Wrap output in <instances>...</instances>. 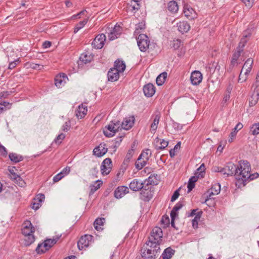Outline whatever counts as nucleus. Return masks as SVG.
I'll use <instances>...</instances> for the list:
<instances>
[{"label":"nucleus","mask_w":259,"mask_h":259,"mask_svg":"<svg viewBox=\"0 0 259 259\" xmlns=\"http://www.w3.org/2000/svg\"><path fill=\"white\" fill-rule=\"evenodd\" d=\"M35 228L29 221H26L22 225V233L24 236V245L26 246H29L35 241V237L33 233Z\"/></svg>","instance_id":"f03ea898"},{"label":"nucleus","mask_w":259,"mask_h":259,"mask_svg":"<svg viewBox=\"0 0 259 259\" xmlns=\"http://www.w3.org/2000/svg\"><path fill=\"white\" fill-rule=\"evenodd\" d=\"M134 146L135 145H133L132 146L131 149L128 151L125 157L130 158V159L132 158V157L134 153Z\"/></svg>","instance_id":"680f3d73"},{"label":"nucleus","mask_w":259,"mask_h":259,"mask_svg":"<svg viewBox=\"0 0 259 259\" xmlns=\"http://www.w3.org/2000/svg\"><path fill=\"white\" fill-rule=\"evenodd\" d=\"M195 183L189 181V182H188V192H191L192 189L194 188L195 187Z\"/></svg>","instance_id":"338daca9"},{"label":"nucleus","mask_w":259,"mask_h":259,"mask_svg":"<svg viewBox=\"0 0 259 259\" xmlns=\"http://www.w3.org/2000/svg\"><path fill=\"white\" fill-rule=\"evenodd\" d=\"M243 124L239 122L237 124L235 127L232 130V132L230 133L228 141L229 143H232L233 141V139L236 137L237 132L239 130H240L243 127Z\"/></svg>","instance_id":"c756f323"},{"label":"nucleus","mask_w":259,"mask_h":259,"mask_svg":"<svg viewBox=\"0 0 259 259\" xmlns=\"http://www.w3.org/2000/svg\"><path fill=\"white\" fill-rule=\"evenodd\" d=\"M250 133L253 135L259 134V122L252 125L250 127Z\"/></svg>","instance_id":"ea45409f"},{"label":"nucleus","mask_w":259,"mask_h":259,"mask_svg":"<svg viewBox=\"0 0 259 259\" xmlns=\"http://www.w3.org/2000/svg\"><path fill=\"white\" fill-rule=\"evenodd\" d=\"M106 38V36L103 33L98 35L92 42V45L93 48L96 49L102 48L104 46Z\"/></svg>","instance_id":"9b49d317"},{"label":"nucleus","mask_w":259,"mask_h":259,"mask_svg":"<svg viewBox=\"0 0 259 259\" xmlns=\"http://www.w3.org/2000/svg\"><path fill=\"white\" fill-rule=\"evenodd\" d=\"M175 252V251L170 247L166 248L162 254V259H170L174 254Z\"/></svg>","instance_id":"473e14b6"},{"label":"nucleus","mask_w":259,"mask_h":259,"mask_svg":"<svg viewBox=\"0 0 259 259\" xmlns=\"http://www.w3.org/2000/svg\"><path fill=\"white\" fill-rule=\"evenodd\" d=\"M237 170L235 172V179L238 182H241L243 186L245 185V182L249 180H253L259 177V174L257 172L250 174L251 169L250 165L248 163H240L237 165Z\"/></svg>","instance_id":"f257e3e1"},{"label":"nucleus","mask_w":259,"mask_h":259,"mask_svg":"<svg viewBox=\"0 0 259 259\" xmlns=\"http://www.w3.org/2000/svg\"><path fill=\"white\" fill-rule=\"evenodd\" d=\"M107 150L108 148L106 144L104 143H102L94 149L93 152L97 156L101 157L107 153Z\"/></svg>","instance_id":"2eb2a0df"},{"label":"nucleus","mask_w":259,"mask_h":259,"mask_svg":"<svg viewBox=\"0 0 259 259\" xmlns=\"http://www.w3.org/2000/svg\"><path fill=\"white\" fill-rule=\"evenodd\" d=\"M205 169V166L204 163H202L200 166L197 169V171L195 172V175H198L201 177H203Z\"/></svg>","instance_id":"a18cd8bd"},{"label":"nucleus","mask_w":259,"mask_h":259,"mask_svg":"<svg viewBox=\"0 0 259 259\" xmlns=\"http://www.w3.org/2000/svg\"><path fill=\"white\" fill-rule=\"evenodd\" d=\"M70 171V167L66 166L60 172L61 174H62L65 177V176L67 175L69 173Z\"/></svg>","instance_id":"69168bd1"},{"label":"nucleus","mask_w":259,"mask_h":259,"mask_svg":"<svg viewBox=\"0 0 259 259\" xmlns=\"http://www.w3.org/2000/svg\"><path fill=\"white\" fill-rule=\"evenodd\" d=\"M111 123L107 126V128L103 131L104 135L107 137H112L117 132Z\"/></svg>","instance_id":"7c9ffc66"},{"label":"nucleus","mask_w":259,"mask_h":259,"mask_svg":"<svg viewBox=\"0 0 259 259\" xmlns=\"http://www.w3.org/2000/svg\"><path fill=\"white\" fill-rule=\"evenodd\" d=\"M243 51L240 50V49H237L235 50L234 53L233 54L231 64L229 67L228 70L231 71L232 68L238 64V59L241 56L242 53H243Z\"/></svg>","instance_id":"4468645a"},{"label":"nucleus","mask_w":259,"mask_h":259,"mask_svg":"<svg viewBox=\"0 0 259 259\" xmlns=\"http://www.w3.org/2000/svg\"><path fill=\"white\" fill-rule=\"evenodd\" d=\"M137 44L140 50L145 52L149 48L150 41L146 35L140 34L137 38Z\"/></svg>","instance_id":"1a4fd4ad"},{"label":"nucleus","mask_w":259,"mask_h":259,"mask_svg":"<svg viewBox=\"0 0 259 259\" xmlns=\"http://www.w3.org/2000/svg\"><path fill=\"white\" fill-rule=\"evenodd\" d=\"M112 168L111 159L107 158L103 160L101 166V171L103 175H107L110 173Z\"/></svg>","instance_id":"9d476101"},{"label":"nucleus","mask_w":259,"mask_h":259,"mask_svg":"<svg viewBox=\"0 0 259 259\" xmlns=\"http://www.w3.org/2000/svg\"><path fill=\"white\" fill-rule=\"evenodd\" d=\"M70 128V122L69 121L66 122L62 127V131L67 132Z\"/></svg>","instance_id":"e2e57ef3"},{"label":"nucleus","mask_w":259,"mask_h":259,"mask_svg":"<svg viewBox=\"0 0 259 259\" xmlns=\"http://www.w3.org/2000/svg\"><path fill=\"white\" fill-rule=\"evenodd\" d=\"M243 71L242 70H241V71L240 73V74L239 76V78H238L239 82H243L246 81V80L247 79V77L244 75V74H243Z\"/></svg>","instance_id":"052dcab7"},{"label":"nucleus","mask_w":259,"mask_h":259,"mask_svg":"<svg viewBox=\"0 0 259 259\" xmlns=\"http://www.w3.org/2000/svg\"><path fill=\"white\" fill-rule=\"evenodd\" d=\"M87 111V107L81 104L76 109L75 115L78 118H82L86 115Z\"/></svg>","instance_id":"bb28decb"},{"label":"nucleus","mask_w":259,"mask_h":259,"mask_svg":"<svg viewBox=\"0 0 259 259\" xmlns=\"http://www.w3.org/2000/svg\"><path fill=\"white\" fill-rule=\"evenodd\" d=\"M92 57L91 56H88L87 54H82L80 57V60L86 64L89 62H90L92 59Z\"/></svg>","instance_id":"49530a36"},{"label":"nucleus","mask_w":259,"mask_h":259,"mask_svg":"<svg viewBox=\"0 0 259 259\" xmlns=\"http://www.w3.org/2000/svg\"><path fill=\"white\" fill-rule=\"evenodd\" d=\"M127 193H128V188L127 187L120 186L115 190L114 196L117 198H121Z\"/></svg>","instance_id":"6ab92c4d"},{"label":"nucleus","mask_w":259,"mask_h":259,"mask_svg":"<svg viewBox=\"0 0 259 259\" xmlns=\"http://www.w3.org/2000/svg\"><path fill=\"white\" fill-rule=\"evenodd\" d=\"M181 147V142H178L174 147V149H171L169 151L170 156L172 158L174 157L176 155V151L180 149Z\"/></svg>","instance_id":"de8ad7c7"},{"label":"nucleus","mask_w":259,"mask_h":259,"mask_svg":"<svg viewBox=\"0 0 259 259\" xmlns=\"http://www.w3.org/2000/svg\"><path fill=\"white\" fill-rule=\"evenodd\" d=\"M179 191V189L175 191L174 193L173 194V195L171 198V201L173 202V201H175L178 198V197L180 195Z\"/></svg>","instance_id":"0e129e2a"},{"label":"nucleus","mask_w":259,"mask_h":259,"mask_svg":"<svg viewBox=\"0 0 259 259\" xmlns=\"http://www.w3.org/2000/svg\"><path fill=\"white\" fill-rule=\"evenodd\" d=\"M143 92L147 97H152L155 92L154 85L152 83H148L143 87Z\"/></svg>","instance_id":"4be33fe9"},{"label":"nucleus","mask_w":259,"mask_h":259,"mask_svg":"<svg viewBox=\"0 0 259 259\" xmlns=\"http://www.w3.org/2000/svg\"><path fill=\"white\" fill-rule=\"evenodd\" d=\"M259 99V89H254L253 93L249 98V105L252 106L255 105Z\"/></svg>","instance_id":"c85d7f7f"},{"label":"nucleus","mask_w":259,"mask_h":259,"mask_svg":"<svg viewBox=\"0 0 259 259\" xmlns=\"http://www.w3.org/2000/svg\"><path fill=\"white\" fill-rule=\"evenodd\" d=\"M183 13L185 16L190 20L194 19L197 16L195 10L188 5L184 6Z\"/></svg>","instance_id":"ddd939ff"},{"label":"nucleus","mask_w":259,"mask_h":259,"mask_svg":"<svg viewBox=\"0 0 259 259\" xmlns=\"http://www.w3.org/2000/svg\"><path fill=\"white\" fill-rule=\"evenodd\" d=\"M252 88H254V89H259V71L257 72L256 74L255 81L254 83L253 84Z\"/></svg>","instance_id":"13d9d810"},{"label":"nucleus","mask_w":259,"mask_h":259,"mask_svg":"<svg viewBox=\"0 0 259 259\" xmlns=\"http://www.w3.org/2000/svg\"><path fill=\"white\" fill-rule=\"evenodd\" d=\"M244 4L247 8H250L252 7L254 0H240Z\"/></svg>","instance_id":"864d4df0"},{"label":"nucleus","mask_w":259,"mask_h":259,"mask_svg":"<svg viewBox=\"0 0 259 259\" xmlns=\"http://www.w3.org/2000/svg\"><path fill=\"white\" fill-rule=\"evenodd\" d=\"M160 118V114L159 113L155 114L153 120L150 126V132L151 133L154 134L158 127V125Z\"/></svg>","instance_id":"393cba45"},{"label":"nucleus","mask_w":259,"mask_h":259,"mask_svg":"<svg viewBox=\"0 0 259 259\" xmlns=\"http://www.w3.org/2000/svg\"><path fill=\"white\" fill-rule=\"evenodd\" d=\"M150 248H144L141 249V255L145 259H155L158 251L160 249L158 245L152 244Z\"/></svg>","instance_id":"7ed1b4c3"},{"label":"nucleus","mask_w":259,"mask_h":259,"mask_svg":"<svg viewBox=\"0 0 259 259\" xmlns=\"http://www.w3.org/2000/svg\"><path fill=\"white\" fill-rule=\"evenodd\" d=\"M237 165L232 162H229L224 167H217L215 170L224 175L225 177L230 176H235V172L237 170Z\"/></svg>","instance_id":"0eeeda50"},{"label":"nucleus","mask_w":259,"mask_h":259,"mask_svg":"<svg viewBox=\"0 0 259 259\" xmlns=\"http://www.w3.org/2000/svg\"><path fill=\"white\" fill-rule=\"evenodd\" d=\"M220 190L221 185L220 184H216L213 185L211 189L207 191L208 195L204 203H206L207 205L210 206L213 204V200H212L213 199L212 196L219 194Z\"/></svg>","instance_id":"423d86ee"},{"label":"nucleus","mask_w":259,"mask_h":259,"mask_svg":"<svg viewBox=\"0 0 259 259\" xmlns=\"http://www.w3.org/2000/svg\"><path fill=\"white\" fill-rule=\"evenodd\" d=\"M145 23L143 22H141L136 25L135 33L138 34L140 32L141 30L144 29L145 28Z\"/></svg>","instance_id":"603ef678"},{"label":"nucleus","mask_w":259,"mask_h":259,"mask_svg":"<svg viewBox=\"0 0 259 259\" xmlns=\"http://www.w3.org/2000/svg\"><path fill=\"white\" fill-rule=\"evenodd\" d=\"M253 63L252 58H248L244 63L241 70L243 71L245 69L246 71H250L252 69V66Z\"/></svg>","instance_id":"e433bc0d"},{"label":"nucleus","mask_w":259,"mask_h":259,"mask_svg":"<svg viewBox=\"0 0 259 259\" xmlns=\"http://www.w3.org/2000/svg\"><path fill=\"white\" fill-rule=\"evenodd\" d=\"M157 176V175H156L155 176L154 175H151L148 179V180H147V185H157V182H158V181L156 179V177Z\"/></svg>","instance_id":"37998d69"},{"label":"nucleus","mask_w":259,"mask_h":259,"mask_svg":"<svg viewBox=\"0 0 259 259\" xmlns=\"http://www.w3.org/2000/svg\"><path fill=\"white\" fill-rule=\"evenodd\" d=\"M134 116L125 118L121 123V128L128 130L131 128L134 123Z\"/></svg>","instance_id":"412c9836"},{"label":"nucleus","mask_w":259,"mask_h":259,"mask_svg":"<svg viewBox=\"0 0 259 259\" xmlns=\"http://www.w3.org/2000/svg\"><path fill=\"white\" fill-rule=\"evenodd\" d=\"M65 138V135L61 133L59 135L55 140V142L57 144L61 143V141Z\"/></svg>","instance_id":"6e6d98bb"},{"label":"nucleus","mask_w":259,"mask_h":259,"mask_svg":"<svg viewBox=\"0 0 259 259\" xmlns=\"http://www.w3.org/2000/svg\"><path fill=\"white\" fill-rule=\"evenodd\" d=\"M183 206V204L179 202L174 206L170 212L171 218L173 219L178 215L177 211L180 209Z\"/></svg>","instance_id":"f704fd0d"},{"label":"nucleus","mask_w":259,"mask_h":259,"mask_svg":"<svg viewBox=\"0 0 259 259\" xmlns=\"http://www.w3.org/2000/svg\"><path fill=\"white\" fill-rule=\"evenodd\" d=\"M178 30L182 33L188 32L190 28V25L186 21H180L177 23Z\"/></svg>","instance_id":"5701e85b"},{"label":"nucleus","mask_w":259,"mask_h":259,"mask_svg":"<svg viewBox=\"0 0 259 259\" xmlns=\"http://www.w3.org/2000/svg\"><path fill=\"white\" fill-rule=\"evenodd\" d=\"M45 196L42 194H38L36 198H34V201H37L40 204L41 203L42 201H43L45 200Z\"/></svg>","instance_id":"4d7b16f0"},{"label":"nucleus","mask_w":259,"mask_h":259,"mask_svg":"<svg viewBox=\"0 0 259 259\" xmlns=\"http://www.w3.org/2000/svg\"><path fill=\"white\" fill-rule=\"evenodd\" d=\"M250 33L249 31L247 30L244 31L243 32V36L239 43L238 46L237 47V48L240 49V50L243 51V48L244 47L246 43L248 40L247 37L250 36Z\"/></svg>","instance_id":"a878e982"},{"label":"nucleus","mask_w":259,"mask_h":259,"mask_svg":"<svg viewBox=\"0 0 259 259\" xmlns=\"http://www.w3.org/2000/svg\"><path fill=\"white\" fill-rule=\"evenodd\" d=\"M98 183L96 185H92L90 186L91 191L90 194H93L95 191H96L102 184V182L101 180H98L96 182Z\"/></svg>","instance_id":"a19ab883"},{"label":"nucleus","mask_w":259,"mask_h":259,"mask_svg":"<svg viewBox=\"0 0 259 259\" xmlns=\"http://www.w3.org/2000/svg\"><path fill=\"white\" fill-rule=\"evenodd\" d=\"M113 68L117 70L119 72H123L125 69V64L122 61L117 60L115 62L114 67Z\"/></svg>","instance_id":"2f4dec72"},{"label":"nucleus","mask_w":259,"mask_h":259,"mask_svg":"<svg viewBox=\"0 0 259 259\" xmlns=\"http://www.w3.org/2000/svg\"><path fill=\"white\" fill-rule=\"evenodd\" d=\"M12 104L8 102L4 101L0 102V114L7 109H10Z\"/></svg>","instance_id":"4c0bfd02"},{"label":"nucleus","mask_w":259,"mask_h":259,"mask_svg":"<svg viewBox=\"0 0 259 259\" xmlns=\"http://www.w3.org/2000/svg\"><path fill=\"white\" fill-rule=\"evenodd\" d=\"M119 73L117 70L113 68L110 69L108 72V80L111 81H115L117 80L119 77Z\"/></svg>","instance_id":"cd10ccee"},{"label":"nucleus","mask_w":259,"mask_h":259,"mask_svg":"<svg viewBox=\"0 0 259 259\" xmlns=\"http://www.w3.org/2000/svg\"><path fill=\"white\" fill-rule=\"evenodd\" d=\"M182 45V41L180 39L174 40L171 44V47L175 50L179 49Z\"/></svg>","instance_id":"3c124183"},{"label":"nucleus","mask_w":259,"mask_h":259,"mask_svg":"<svg viewBox=\"0 0 259 259\" xmlns=\"http://www.w3.org/2000/svg\"><path fill=\"white\" fill-rule=\"evenodd\" d=\"M92 238V236L85 235L82 236L77 242V246L79 250H82L88 247Z\"/></svg>","instance_id":"f8f14e48"},{"label":"nucleus","mask_w":259,"mask_h":259,"mask_svg":"<svg viewBox=\"0 0 259 259\" xmlns=\"http://www.w3.org/2000/svg\"><path fill=\"white\" fill-rule=\"evenodd\" d=\"M40 206V204L38 203L37 201H34V202L32 204V208L35 210H36L39 208Z\"/></svg>","instance_id":"774afa93"},{"label":"nucleus","mask_w":259,"mask_h":259,"mask_svg":"<svg viewBox=\"0 0 259 259\" xmlns=\"http://www.w3.org/2000/svg\"><path fill=\"white\" fill-rule=\"evenodd\" d=\"M59 238L56 239H48L46 240L44 244H39L36 248V251L38 253H42L49 250L58 241Z\"/></svg>","instance_id":"6e6552de"},{"label":"nucleus","mask_w":259,"mask_h":259,"mask_svg":"<svg viewBox=\"0 0 259 259\" xmlns=\"http://www.w3.org/2000/svg\"><path fill=\"white\" fill-rule=\"evenodd\" d=\"M167 9L171 13H175L177 12L179 10L177 3L174 1L169 2L168 4Z\"/></svg>","instance_id":"72a5a7b5"},{"label":"nucleus","mask_w":259,"mask_h":259,"mask_svg":"<svg viewBox=\"0 0 259 259\" xmlns=\"http://www.w3.org/2000/svg\"><path fill=\"white\" fill-rule=\"evenodd\" d=\"M65 82V79L62 78L61 75L56 76L55 79V84L58 88H60Z\"/></svg>","instance_id":"c03bdc74"},{"label":"nucleus","mask_w":259,"mask_h":259,"mask_svg":"<svg viewBox=\"0 0 259 259\" xmlns=\"http://www.w3.org/2000/svg\"><path fill=\"white\" fill-rule=\"evenodd\" d=\"M17 185L21 187H24L26 185V182H25V181L18 175H17Z\"/></svg>","instance_id":"5fc2aeb1"},{"label":"nucleus","mask_w":259,"mask_h":259,"mask_svg":"<svg viewBox=\"0 0 259 259\" xmlns=\"http://www.w3.org/2000/svg\"><path fill=\"white\" fill-rule=\"evenodd\" d=\"M202 214V211H200L197 213V214L195 215L194 219L192 221L193 226L194 227L195 225H198V222L200 220L201 215Z\"/></svg>","instance_id":"8fccbe9b"},{"label":"nucleus","mask_w":259,"mask_h":259,"mask_svg":"<svg viewBox=\"0 0 259 259\" xmlns=\"http://www.w3.org/2000/svg\"><path fill=\"white\" fill-rule=\"evenodd\" d=\"M167 77V73L166 72H164L160 74H159L157 77L156 78V83L158 85H161L164 82L166 78Z\"/></svg>","instance_id":"c9c22d12"},{"label":"nucleus","mask_w":259,"mask_h":259,"mask_svg":"<svg viewBox=\"0 0 259 259\" xmlns=\"http://www.w3.org/2000/svg\"><path fill=\"white\" fill-rule=\"evenodd\" d=\"M122 28L120 26L115 25L108 33V37L110 40H113L119 37L121 33Z\"/></svg>","instance_id":"dca6fc26"},{"label":"nucleus","mask_w":259,"mask_h":259,"mask_svg":"<svg viewBox=\"0 0 259 259\" xmlns=\"http://www.w3.org/2000/svg\"><path fill=\"white\" fill-rule=\"evenodd\" d=\"M153 144L156 149L163 150L167 146L168 142L163 139L156 138L154 141Z\"/></svg>","instance_id":"a211bd4d"},{"label":"nucleus","mask_w":259,"mask_h":259,"mask_svg":"<svg viewBox=\"0 0 259 259\" xmlns=\"http://www.w3.org/2000/svg\"><path fill=\"white\" fill-rule=\"evenodd\" d=\"M110 123L113 126L115 127L114 128L117 132L119 131V130H121L122 129L121 128V123L120 121L114 120L111 121Z\"/></svg>","instance_id":"09e8293b"},{"label":"nucleus","mask_w":259,"mask_h":259,"mask_svg":"<svg viewBox=\"0 0 259 259\" xmlns=\"http://www.w3.org/2000/svg\"><path fill=\"white\" fill-rule=\"evenodd\" d=\"M151 155V152L149 149H146L143 151L139 156L137 161L135 163V166L138 169H141L147 163Z\"/></svg>","instance_id":"20e7f679"},{"label":"nucleus","mask_w":259,"mask_h":259,"mask_svg":"<svg viewBox=\"0 0 259 259\" xmlns=\"http://www.w3.org/2000/svg\"><path fill=\"white\" fill-rule=\"evenodd\" d=\"M144 185L143 183L139 182L138 180L135 179L130 183V188L134 191H138L144 187Z\"/></svg>","instance_id":"b1692460"},{"label":"nucleus","mask_w":259,"mask_h":259,"mask_svg":"<svg viewBox=\"0 0 259 259\" xmlns=\"http://www.w3.org/2000/svg\"><path fill=\"white\" fill-rule=\"evenodd\" d=\"M104 221L105 219L104 218L97 219L94 224L95 229L97 230H99L100 229H101V226H103L104 223Z\"/></svg>","instance_id":"58836bf2"},{"label":"nucleus","mask_w":259,"mask_h":259,"mask_svg":"<svg viewBox=\"0 0 259 259\" xmlns=\"http://www.w3.org/2000/svg\"><path fill=\"white\" fill-rule=\"evenodd\" d=\"M88 21V19H85L82 21H80L78 23L75 27L74 29V32L76 33L79 30L82 28L87 23Z\"/></svg>","instance_id":"79ce46f5"},{"label":"nucleus","mask_w":259,"mask_h":259,"mask_svg":"<svg viewBox=\"0 0 259 259\" xmlns=\"http://www.w3.org/2000/svg\"><path fill=\"white\" fill-rule=\"evenodd\" d=\"M64 176L62 174L61 172L58 174L56 175L54 178H53V181L54 183H56L59 182L60 180H61Z\"/></svg>","instance_id":"bf43d9fd"},{"label":"nucleus","mask_w":259,"mask_h":259,"mask_svg":"<svg viewBox=\"0 0 259 259\" xmlns=\"http://www.w3.org/2000/svg\"><path fill=\"white\" fill-rule=\"evenodd\" d=\"M6 175L9 179L13 181L14 183L16 182V167L14 166H9L8 167Z\"/></svg>","instance_id":"aec40b11"},{"label":"nucleus","mask_w":259,"mask_h":259,"mask_svg":"<svg viewBox=\"0 0 259 259\" xmlns=\"http://www.w3.org/2000/svg\"><path fill=\"white\" fill-rule=\"evenodd\" d=\"M163 233L160 228L158 227H154L149 237V242L152 244L159 245V242L161 240Z\"/></svg>","instance_id":"39448f33"},{"label":"nucleus","mask_w":259,"mask_h":259,"mask_svg":"<svg viewBox=\"0 0 259 259\" xmlns=\"http://www.w3.org/2000/svg\"><path fill=\"white\" fill-rule=\"evenodd\" d=\"M202 75L199 71H194L191 73V80L194 85L199 84L202 81Z\"/></svg>","instance_id":"f3484780"}]
</instances>
